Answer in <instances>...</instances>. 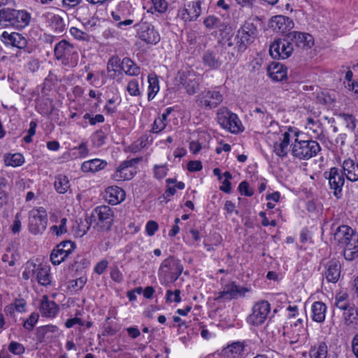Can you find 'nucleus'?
<instances>
[{"label":"nucleus","mask_w":358,"mask_h":358,"mask_svg":"<svg viewBox=\"0 0 358 358\" xmlns=\"http://www.w3.org/2000/svg\"><path fill=\"white\" fill-rule=\"evenodd\" d=\"M257 29L251 22L246 21L238 30L234 38L227 40V45L224 48L230 54L229 60H235L238 55L245 51L257 37Z\"/></svg>","instance_id":"f257e3e1"},{"label":"nucleus","mask_w":358,"mask_h":358,"mask_svg":"<svg viewBox=\"0 0 358 358\" xmlns=\"http://www.w3.org/2000/svg\"><path fill=\"white\" fill-rule=\"evenodd\" d=\"M30 19V14L24 10L8 8L0 10V25L3 27H13L20 29L29 24Z\"/></svg>","instance_id":"f03ea898"},{"label":"nucleus","mask_w":358,"mask_h":358,"mask_svg":"<svg viewBox=\"0 0 358 358\" xmlns=\"http://www.w3.org/2000/svg\"><path fill=\"white\" fill-rule=\"evenodd\" d=\"M217 120L223 129L233 134H237L243 131L244 127L238 115L231 112L226 107H221L218 109Z\"/></svg>","instance_id":"7ed1b4c3"},{"label":"nucleus","mask_w":358,"mask_h":358,"mask_svg":"<svg viewBox=\"0 0 358 358\" xmlns=\"http://www.w3.org/2000/svg\"><path fill=\"white\" fill-rule=\"evenodd\" d=\"M320 150V145L315 141H299L296 139L292 144V153L294 157L306 160L316 156Z\"/></svg>","instance_id":"20e7f679"},{"label":"nucleus","mask_w":358,"mask_h":358,"mask_svg":"<svg viewBox=\"0 0 358 358\" xmlns=\"http://www.w3.org/2000/svg\"><path fill=\"white\" fill-rule=\"evenodd\" d=\"M113 212L108 206L96 207L92 212L90 220L96 222L98 231L110 230L113 224Z\"/></svg>","instance_id":"39448f33"},{"label":"nucleus","mask_w":358,"mask_h":358,"mask_svg":"<svg viewBox=\"0 0 358 358\" xmlns=\"http://www.w3.org/2000/svg\"><path fill=\"white\" fill-rule=\"evenodd\" d=\"M183 270L180 261L173 256L164 259L159 267V274L167 278L170 282H175L181 275Z\"/></svg>","instance_id":"423d86ee"},{"label":"nucleus","mask_w":358,"mask_h":358,"mask_svg":"<svg viewBox=\"0 0 358 358\" xmlns=\"http://www.w3.org/2000/svg\"><path fill=\"white\" fill-rule=\"evenodd\" d=\"M294 47L292 43L287 38L286 35L285 38H278L275 40L271 45L269 52L273 59H287L292 53Z\"/></svg>","instance_id":"0eeeda50"},{"label":"nucleus","mask_w":358,"mask_h":358,"mask_svg":"<svg viewBox=\"0 0 358 358\" xmlns=\"http://www.w3.org/2000/svg\"><path fill=\"white\" fill-rule=\"evenodd\" d=\"M223 100L222 94L215 90H203L196 97L199 106L212 109L220 105Z\"/></svg>","instance_id":"6e6552de"},{"label":"nucleus","mask_w":358,"mask_h":358,"mask_svg":"<svg viewBox=\"0 0 358 358\" xmlns=\"http://www.w3.org/2000/svg\"><path fill=\"white\" fill-rule=\"evenodd\" d=\"M271 307L267 301H260L255 304L252 313L248 316V321L254 326L263 324L270 313Z\"/></svg>","instance_id":"1a4fd4ad"},{"label":"nucleus","mask_w":358,"mask_h":358,"mask_svg":"<svg viewBox=\"0 0 358 358\" xmlns=\"http://www.w3.org/2000/svg\"><path fill=\"white\" fill-rule=\"evenodd\" d=\"M47 220V213L43 208L33 210L29 219V231L34 234L43 233L46 229Z\"/></svg>","instance_id":"9d476101"},{"label":"nucleus","mask_w":358,"mask_h":358,"mask_svg":"<svg viewBox=\"0 0 358 358\" xmlns=\"http://www.w3.org/2000/svg\"><path fill=\"white\" fill-rule=\"evenodd\" d=\"M74 248L75 244L71 241H63L58 244L50 254V260L52 264H61L72 253Z\"/></svg>","instance_id":"9b49d317"},{"label":"nucleus","mask_w":358,"mask_h":358,"mask_svg":"<svg viewBox=\"0 0 358 358\" xmlns=\"http://www.w3.org/2000/svg\"><path fill=\"white\" fill-rule=\"evenodd\" d=\"M329 180L330 187L334 190V194L336 198L341 196L342 187L345 183L343 173L336 167H333L329 172L324 173Z\"/></svg>","instance_id":"f8f14e48"},{"label":"nucleus","mask_w":358,"mask_h":358,"mask_svg":"<svg viewBox=\"0 0 358 358\" xmlns=\"http://www.w3.org/2000/svg\"><path fill=\"white\" fill-rule=\"evenodd\" d=\"M340 245L345 246L343 255L345 259L352 261L358 257V235L354 231L350 236H346Z\"/></svg>","instance_id":"ddd939ff"},{"label":"nucleus","mask_w":358,"mask_h":358,"mask_svg":"<svg viewBox=\"0 0 358 358\" xmlns=\"http://www.w3.org/2000/svg\"><path fill=\"white\" fill-rule=\"evenodd\" d=\"M287 38L296 47L301 48H310L314 45L313 36L307 33L291 31L287 34Z\"/></svg>","instance_id":"4468645a"},{"label":"nucleus","mask_w":358,"mask_h":358,"mask_svg":"<svg viewBox=\"0 0 358 358\" xmlns=\"http://www.w3.org/2000/svg\"><path fill=\"white\" fill-rule=\"evenodd\" d=\"M138 37L150 44H156L160 41L159 34L154 29L153 27L146 22L139 24L138 29Z\"/></svg>","instance_id":"2eb2a0df"},{"label":"nucleus","mask_w":358,"mask_h":358,"mask_svg":"<svg viewBox=\"0 0 358 358\" xmlns=\"http://www.w3.org/2000/svg\"><path fill=\"white\" fill-rule=\"evenodd\" d=\"M249 289L245 287H238L234 282L227 285L224 290L220 292L219 298H226L228 300L237 299L239 296H244Z\"/></svg>","instance_id":"dca6fc26"},{"label":"nucleus","mask_w":358,"mask_h":358,"mask_svg":"<svg viewBox=\"0 0 358 358\" xmlns=\"http://www.w3.org/2000/svg\"><path fill=\"white\" fill-rule=\"evenodd\" d=\"M40 311L41 315L47 317H54L59 312V306L54 301H50L47 295H43L41 301Z\"/></svg>","instance_id":"f3484780"},{"label":"nucleus","mask_w":358,"mask_h":358,"mask_svg":"<svg viewBox=\"0 0 358 358\" xmlns=\"http://www.w3.org/2000/svg\"><path fill=\"white\" fill-rule=\"evenodd\" d=\"M341 274V265L338 260L332 259L327 264L325 277L328 282H336Z\"/></svg>","instance_id":"a211bd4d"},{"label":"nucleus","mask_w":358,"mask_h":358,"mask_svg":"<svg viewBox=\"0 0 358 358\" xmlns=\"http://www.w3.org/2000/svg\"><path fill=\"white\" fill-rule=\"evenodd\" d=\"M203 64L210 69H219L222 62L218 56V52L208 50L204 52L202 56Z\"/></svg>","instance_id":"6ab92c4d"},{"label":"nucleus","mask_w":358,"mask_h":358,"mask_svg":"<svg viewBox=\"0 0 358 358\" xmlns=\"http://www.w3.org/2000/svg\"><path fill=\"white\" fill-rule=\"evenodd\" d=\"M271 24L273 29L282 33H285L287 30L292 29L293 27L292 21L289 17L283 15L273 17Z\"/></svg>","instance_id":"aec40b11"},{"label":"nucleus","mask_w":358,"mask_h":358,"mask_svg":"<svg viewBox=\"0 0 358 358\" xmlns=\"http://www.w3.org/2000/svg\"><path fill=\"white\" fill-rule=\"evenodd\" d=\"M343 170L347 179L355 182L358 180V164L348 159L343 163Z\"/></svg>","instance_id":"412c9836"},{"label":"nucleus","mask_w":358,"mask_h":358,"mask_svg":"<svg viewBox=\"0 0 358 358\" xmlns=\"http://www.w3.org/2000/svg\"><path fill=\"white\" fill-rule=\"evenodd\" d=\"M73 45L67 41L63 39L55 47L54 52L57 59L66 58L71 55Z\"/></svg>","instance_id":"4be33fe9"},{"label":"nucleus","mask_w":358,"mask_h":358,"mask_svg":"<svg viewBox=\"0 0 358 358\" xmlns=\"http://www.w3.org/2000/svg\"><path fill=\"white\" fill-rule=\"evenodd\" d=\"M124 192L118 187H109L106 189V198L109 203L115 205L124 199Z\"/></svg>","instance_id":"5701e85b"},{"label":"nucleus","mask_w":358,"mask_h":358,"mask_svg":"<svg viewBox=\"0 0 358 358\" xmlns=\"http://www.w3.org/2000/svg\"><path fill=\"white\" fill-rule=\"evenodd\" d=\"M46 17L49 21L50 26L55 30V33L62 34L65 30V23L62 17L59 15L48 13Z\"/></svg>","instance_id":"b1692460"},{"label":"nucleus","mask_w":358,"mask_h":358,"mask_svg":"<svg viewBox=\"0 0 358 358\" xmlns=\"http://www.w3.org/2000/svg\"><path fill=\"white\" fill-rule=\"evenodd\" d=\"M107 163L99 159L89 160L83 163L81 169L84 172H96L103 169Z\"/></svg>","instance_id":"393cba45"},{"label":"nucleus","mask_w":358,"mask_h":358,"mask_svg":"<svg viewBox=\"0 0 358 358\" xmlns=\"http://www.w3.org/2000/svg\"><path fill=\"white\" fill-rule=\"evenodd\" d=\"M290 134L289 132H285L283 134V138L280 143L275 142L273 144V152L276 155L280 157L287 156V148L289 144Z\"/></svg>","instance_id":"a878e982"},{"label":"nucleus","mask_w":358,"mask_h":358,"mask_svg":"<svg viewBox=\"0 0 358 358\" xmlns=\"http://www.w3.org/2000/svg\"><path fill=\"white\" fill-rule=\"evenodd\" d=\"M326 305L322 301H316L312 306V318L317 322H322L325 319Z\"/></svg>","instance_id":"bb28decb"},{"label":"nucleus","mask_w":358,"mask_h":358,"mask_svg":"<svg viewBox=\"0 0 358 358\" xmlns=\"http://www.w3.org/2000/svg\"><path fill=\"white\" fill-rule=\"evenodd\" d=\"M2 36L7 39L13 46L19 48L24 47L27 43L26 39L20 34L18 33L14 32L9 34L4 31L2 34Z\"/></svg>","instance_id":"cd10ccee"},{"label":"nucleus","mask_w":358,"mask_h":358,"mask_svg":"<svg viewBox=\"0 0 358 358\" xmlns=\"http://www.w3.org/2000/svg\"><path fill=\"white\" fill-rule=\"evenodd\" d=\"M121 69L126 74L129 76H138L141 72L140 68L128 57L122 59Z\"/></svg>","instance_id":"c85d7f7f"},{"label":"nucleus","mask_w":358,"mask_h":358,"mask_svg":"<svg viewBox=\"0 0 358 358\" xmlns=\"http://www.w3.org/2000/svg\"><path fill=\"white\" fill-rule=\"evenodd\" d=\"M328 348L325 342H320L313 346L309 352L310 358H327Z\"/></svg>","instance_id":"c756f323"},{"label":"nucleus","mask_w":358,"mask_h":358,"mask_svg":"<svg viewBox=\"0 0 358 358\" xmlns=\"http://www.w3.org/2000/svg\"><path fill=\"white\" fill-rule=\"evenodd\" d=\"M185 77V75L180 76V83L185 87L186 92L188 94L192 95L195 94L199 87V83L196 79L188 78Z\"/></svg>","instance_id":"7c9ffc66"},{"label":"nucleus","mask_w":358,"mask_h":358,"mask_svg":"<svg viewBox=\"0 0 358 358\" xmlns=\"http://www.w3.org/2000/svg\"><path fill=\"white\" fill-rule=\"evenodd\" d=\"M287 68L280 64H275L269 69V75L272 80L275 81L282 80L287 76Z\"/></svg>","instance_id":"2f4dec72"},{"label":"nucleus","mask_w":358,"mask_h":358,"mask_svg":"<svg viewBox=\"0 0 358 358\" xmlns=\"http://www.w3.org/2000/svg\"><path fill=\"white\" fill-rule=\"evenodd\" d=\"M244 350V345L241 342H234L231 345H229L227 348L222 350V353L224 355L231 354L233 357L235 358L236 356L241 355Z\"/></svg>","instance_id":"473e14b6"},{"label":"nucleus","mask_w":358,"mask_h":358,"mask_svg":"<svg viewBox=\"0 0 358 358\" xmlns=\"http://www.w3.org/2000/svg\"><path fill=\"white\" fill-rule=\"evenodd\" d=\"M55 187L59 194H64L70 187L68 178L64 175H59L55 181Z\"/></svg>","instance_id":"72a5a7b5"},{"label":"nucleus","mask_w":358,"mask_h":358,"mask_svg":"<svg viewBox=\"0 0 358 358\" xmlns=\"http://www.w3.org/2000/svg\"><path fill=\"white\" fill-rule=\"evenodd\" d=\"M36 275L38 282L43 286H47L50 284V275L49 269L47 268H37L36 269Z\"/></svg>","instance_id":"f704fd0d"},{"label":"nucleus","mask_w":358,"mask_h":358,"mask_svg":"<svg viewBox=\"0 0 358 358\" xmlns=\"http://www.w3.org/2000/svg\"><path fill=\"white\" fill-rule=\"evenodd\" d=\"M148 100H152L159 90V81L156 75L150 74L148 76Z\"/></svg>","instance_id":"c9c22d12"},{"label":"nucleus","mask_w":358,"mask_h":358,"mask_svg":"<svg viewBox=\"0 0 358 358\" xmlns=\"http://www.w3.org/2000/svg\"><path fill=\"white\" fill-rule=\"evenodd\" d=\"M352 231L353 229L347 225L340 226L336 229L334 234V240L340 244L341 243L343 242V240L346 236H350Z\"/></svg>","instance_id":"e433bc0d"},{"label":"nucleus","mask_w":358,"mask_h":358,"mask_svg":"<svg viewBox=\"0 0 358 358\" xmlns=\"http://www.w3.org/2000/svg\"><path fill=\"white\" fill-rule=\"evenodd\" d=\"M357 317L358 310L353 304L346 309V311H343V319L345 324L347 325H350L355 322Z\"/></svg>","instance_id":"4c0bfd02"},{"label":"nucleus","mask_w":358,"mask_h":358,"mask_svg":"<svg viewBox=\"0 0 358 358\" xmlns=\"http://www.w3.org/2000/svg\"><path fill=\"white\" fill-rule=\"evenodd\" d=\"M24 162L22 155L20 153H15L5 156L4 162L6 166H18L22 165Z\"/></svg>","instance_id":"58836bf2"},{"label":"nucleus","mask_w":358,"mask_h":358,"mask_svg":"<svg viewBox=\"0 0 358 358\" xmlns=\"http://www.w3.org/2000/svg\"><path fill=\"white\" fill-rule=\"evenodd\" d=\"M203 24L208 29L218 28L224 25L221 23V21L219 18L213 15H210L206 17L203 21Z\"/></svg>","instance_id":"ea45409f"},{"label":"nucleus","mask_w":358,"mask_h":358,"mask_svg":"<svg viewBox=\"0 0 358 358\" xmlns=\"http://www.w3.org/2000/svg\"><path fill=\"white\" fill-rule=\"evenodd\" d=\"M339 116L343 119L347 129L353 131L356 127V120L355 117L352 115L346 113H341Z\"/></svg>","instance_id":"a19ab883"},{"label":"nucleus","mask_w":358,"mask_h":358,"mask_svg":"<svg viewBox=\"0 0 358 358\" xmlns=\"http://www.w3.org/2000/svg\"><path fill=\"white\" fill-rule=\"evenodd\" d=\"M92 220L89 218L85 219L84 221L80 220L78 227V235L80 236H84L90 229Z\"/></svg>","instance_id":"79ce46f5"},{"label":"nucleus","mask_w":358,"mask_h":358,"mask_svg":"<svg viewBox=\"0 0 358 358\" xmlns=\"http://www.w3.org/2000/svg\"><path fill=\"white\" fill-rule=\"evenodd\" d=\"M57 331V327L54 325H45L43 327H40L37 329V336L41 338H43L49 332L54 333Z\"/></svg>","instance_id":"37998d69"},{"label":"nucleus","mask_w":358,"mask_h":358,"mask_svg":"<svg viewBox=\"0 0 358 358\" xmlns=\"http://www.w3.org/2000/svg\"><path fill=\"white\" fill-rule=\"evenodd\" d=\"M188 7L190 8L189 10H191V16L193 20H196L201 14V1H194L192 4H189Z\"/></svg>","instance_id":"c03bdc74"},{"label":"nucleus","mask_w":358,"mask_h":358,"mask_svg":"<svg viewBox=\"0 0 358 358\" xmlns=\"http://www.w3.org/2000/svg\"><path fill=\"white\" fill-rule=\"evenodd\" d=\"M66 218H62L60 221L59 226L53 225L51 227L50 230L57 236L66 233L67 231L66 228Z\"/></svg>","instance_id":"a18cd8bd"},{"label":"nucleus","mask_w":358,"mask_h":358,"mask_svg":"<svg viewBox=\"0 0 358 358\" xmlns=\"http://www.w3.org/2000/svg\"><path fill=\"white\" fill-rule=\"evenodd\" d=\"M38 317L39 315L38 313H32L29 318L24 322V327L29 331L32 330L38 320Z\"/></svg>","instance_id":"49530a36"},{"label":"nucleus","mask_w":358,"mask_h":358,"mask_svg":"<svg viewBox=\"0 0 358 358\" xmlns=\"http://www.w3.org/2000/svg\"><path fill=\"white\" fill-rule=\"evenodd\" d=\"M141 161L140 158H134L129 160L124 161L121 163V164L119 166V167L117 169V172H119L120 173H122L123 171L127 169L129 167H132L136 164H138Z\"/></svg>","instance_id":"de8ad7c7"},{"label":"nucleus","mask_w":358,"mask_h":358,"mask_svg":"<svg viewBox=\"0 0 358 358\" xmlns=\"http://www.w3.org/2000/svg\"><path fill=\"white\" fill-rule=\"evenodd\" d=\"M106 134L102 130L96 131L94 135L92 141L96 147H100L104 143Z\"/></svg>","instance_id":"09e8293b"},{"label":"nucleus","mask_w":358,"mask_h":358,"mask_svg":"<svg viewBox=\"0 0 358 358\" xmlns=\"http://www.w3.org/2000/svg\"><path fill=\"white\" fill-rule=\"evenodd\" d=\"M127 90L131 96H138L140 94L138 83L136 80H131L127 85Z\"/></svg>","instance_id":"8fccbe9b"},{"label":"nucleus","mask_w":358,"mask_h":358,"mask_svg":"<svg viewBox=\"0 0 358 358\" xmlns=\"http://www.w3.org/2000/svg\"><path fill=\"white\" fill-rule=\"evenodd\" d=\"M8 350L10 352L15 355H22L24 352L25 349L24 346L19 343L12 341L9 346Z\"/></svg>","instance_id":"3c124183"},{"label":"nucleus","mask_w":358,"mask_h":358,"mask_svg":"<svg viewBox=\"0 0 358 358\" xmlns=\"http://www.w3.org/2000/svg\"><path fill=\"white\" fill-rule=\"evenodd\" d=\"M238 189L241 194L251 196L253 195L254 192L250 188L249 183L247 181H243L239 184Z\"/></svg>","instance_id":"603ef678"},{"label":"nucleus","mask_w":358,"mask_h":358,"mask_svg":"<svg viewBox=\"0 0 358 358\" xmlns=\"http://www.w3.org/2000/svg\"><path fill=\"white\" fill-rule=\"evenodd\" d=\"M36 265L29 264H27V266L25 268V271L22 273V278L24 280H29L31 277H34L36 274Z\"/></svg>","instance_id":"864d4df0"},{"label":"nucleus","mask_w":358,"mask_h":358,"mask_svg":"<svg viewBox=\"0 0 358 358\" xmlns=\"http://www.w3.org/2000/svg\"><path fill=\"white\" fill-rule=\"evenodd\" d=\"M83 118L85 120H89V122L92 125H95L96 123H101L104 121V117L101 114H98L94 117H92L90 113H85L83 116Z\"/></svg>","instance_id":"5fc2aeb1"},{"label":"nucleus","mask_w":358,"mask_h":358,"mask_svg":"<svg viewBox=\"0 0 358 358\" xmlns=\"http://www.w3.org/2000/svg\"><path fill=\"white\" fill-rule=\"evenodd\" d=\"M36 122L34 121H31L29 124V129L27 131L28 134L24 137V141L27 143H29L32 141V136L36 133Z\"/></svg>","instance_id":"6e6d98bb"},{"label":"nucleus","mask_w":358,"mask_h":358,"mask_svg":"<svg viewBox=\"0 0 358 358\" xmlns=\"http://www.w3.org/2000/svg\"><path fill=\"white\" fill-rule=\"evenodd\" d=\"M145 229L147 234L152 236L157 231L158 224L155 221L150 220L146 224Z\"/></svg>","instance_id":"4d7b16f0"},{"label":"nucleus","mask_w":358,"mask_h":358,"mask_svg":"<svg viewBox=\"0 0 358 358\" xmlns=\"http://www.w3.org/2000/svg\"><path fill=\"white\" fill-rule=\"evenodd\" d=\"M187 169L190 172L199 171L202 169V164L200 161H189L187 163Z\"/></svg>","instance_id":"13d9d810"},{"label":"nucleus","mask_w":358,"mask_h":358,"mask_svg":"<svg viewBox=\"0 0 358 358\" xmlns=\"http://www.w3.org/2000/svg\"><path fill=\"white\" fill-rule=\"evenodd\" d=\"M178 17L182 20L184 22L192 21L193 19L191 16V10L188 8H182L178 11Z\"/></svg>","instance_id":"bf43d9fd"},{"label":"nucleus","mask_w":358,"mask_h":358,"mask_svg":"<svg viewBox=\"0 0 358 358\" xmlns=\"http://www.w3.org/2000/svg\"><path fill=\"white\" fill-rule=\"evenodd\" d=\"M165 127H166L165 122H162V120H158L157 119H156L154 121V123L152 124V131L153 133L158 134L160 131H162L163 129H164Z\"/></svg>","instance_id":"052dcab7"},{"label":"nucleus","mask_w":358,"mask_h":358,"mask_svg":"<svg viewBox=\"0 0 358 358\" xmlns=\"http://www.w3.org/2000/svg\"><path fill=\"white\" fill-rule=\"evenodd\" d=\"M154 171L155 175L157 178H162L166 175V168L164 166L155 165Z\"/></svg>","instance_id":"680f3d73"},{"label":"nucleus","mask_w":358,"mask_h":358,"mask_svg":"<svg viewBox=\"0 0 358 358\" xmlns=\"http://www.w3.org/2000/svg\"><path fill=\"white\" fill-rule=\"evenodd\" d=\"M351 306L352 304L347 301V300L338 299L335 302V306L338 309L343 311H346V309H348Z\"/></svg>","instance_id":"e2e57ef3"},{"label":"nucleus","mask_w":358,"mask_h":358,"mask_svg":"<svg viewBox=\"0 0 358 358\" xmlns=\"http://www.w3.org/2000/svg\"><path fill=\"white\" fill-rule=\"evenodd\" d=\"M108 266V262L102 260L99 262L94 267V272L98 274H101L104 272Z\"/></svg>","instance_id":"0e129e2a"},{"label":"nucleus","mask_w":358,"mask_h":358,"mask_svg":"<svg viewBox=\"0 0 358 358\" xmlns=\"http://www.w3.org/2000/svg\"><path fill=\"white\" fill-rule=\"evenodd\" d=\"M155 8L159 12H164L167 7V3L164 0H152Z\"/></svg>","instance_id":"69168bd1"},{"label":"nucleus","mask_w":358,"mask_h":358,"mask_svg":"<svg viewBox=\"0 0 358 358\" xmlns=\"http://www.w3.org/2000/svg\"><path fill=\"white\" fill-rule=\"evenodd\" d=\"M80 324V326L83 325V322L80 318H78V317L71 318L66 321L65 327L66 328H71L72 327H73L75 324Z\"/></svg>","instance_id":"338daca9"},{"label":"nucleus","mask_w":358,"mask_h":358,"mask_svg":"<svg viewBox=\"0 0 358 358\" xmlns=\"http://www.w3.org/2000/svg\"><path fill=\"white\" fill-rule=\"evenodd\" d=\"M71 31V34L75 36V38H78V39H82V40H84L85 39V37L87 36V35L79 30L78 29L76 28V27H72L70 30Z\"/></svg>","instance_id":"774afa93"}]
</instances>
